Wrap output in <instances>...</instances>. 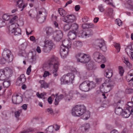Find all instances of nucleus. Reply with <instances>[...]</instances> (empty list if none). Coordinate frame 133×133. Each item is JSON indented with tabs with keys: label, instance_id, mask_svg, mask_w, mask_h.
Instances as JSON below:
<instances>
[{
	"label": "nucleus",
	"instance_id": "obj_1",
	"mask_svg": "<svg viewBox=\"0 0 133 133\" xmlns=\"http://www.w3.org/2000/svg\"><path fill=\"white\" fill-rule=\"evenodd\" d=\"M72 114L74 116H80L84 115L85 118L84 119H87L90 117V113L86 111V107L84 105H77L74 107L72 110Z\"/></svg>",
	"mask_w": 133,
	"mask_h": 133
},
{
	"label": "nucleus",
	"instance_id": "obj_2",
	"mask_svg": "<svg viewBox=\"0 0 133 133\" xmlns=\"http://www.w3.org/2000/svg\"><path fill=\"white\" fill-rule=\"evenodd\" d=\"M48 64L50 66L53 65V67L51 71L54 74V76L56 77L58 75L56 72L58 69L59 65V59L56 57L52 56L48 61Z\"/></svg>",
	"mask_w": 133,
	"mask_h": 133
},
{
	"label": "nucleus",
	"instance_id": "obj_3",
	"mask_svg": "<svg viewBox=\"0 0 133 133\" xmlns=\"http://www.w3.org/2000/svg\"><path fill=\"white\" fill-rule=\"evenodd\" d=\"M74 77V75L72 73L64 75L61 78V83L62 84L72 83Z\"/></svg>",
	"mask_w": 133,
	"mask_h": 133
},
{
	"label": "nucleus",
	"instance_id": "obj_4",
	"mask_svg": "<svg viewBox=\"0 0 133 133\" xmlns=\"http://www.w3.org/2000/svg\"><path fill=\"white\" fill-rule=\"evenodd\" d=\"M76 57L77 62L83 63H88L91 59L90 56L85 54L78 53L76 55Z\"/></svg>",
	"mask_w": 133,
	"mask_h": 133
},
{
	"label": "nucleus",
	"instance_id": "obj_5",
	"mask_svg": "<svg viewBox=\"0 0 133 133\" xmlns=\"http://www.w3.org/2000/svg\"><path fill=\"white\" fill-rule=\"evenodd\" d=\"M114 86V83L111 82L110 83H103L100 87L101 91L102 92L108 93L112 88Z\"/></svg>",
	"mask_w": 133,
	"mask_h": 133
},
{
	"label": "nucleus",
	"instance_id": "obj_6",
	"mask_svg": "<svg viewBox=\"0 0 133 133\" xmlns=\"http://www.w3.org/2000/svg\"><path fill=\"white\" fill-rule=\"evenodd\" d=\"M95 48L97 49H100L104 52L107 50V48L104 41L102 39L96 41L95 42Z\"/></svg>",
	"mask_w": 133,
	"mask_h": 133
},
{
	"label": "nucleus",
	"instance_id": "obj_7",
	"mask_svg": "<svg viewBox=\"0 0 133 133\" xmlns=\"http://www.w3.org/2000/svg\"><path fill=\"white\" fill-rule=\"evenodd\" d=\"M18 24L10 25L8 28L9 32L11 34L14 33L15 35H18L21 34V29L18 28Z\"/></svg>",
	"mask_w": 133,
	"mask_h": 133
},
{
	"label": "nucleus",
	"instance_id": "obj_8",
	"mask_svg": "<svg viewBox=\"0 0 133 133\" xmlns=\"http://www.w3.org/2000/svg\"><path fill=\"white\" fill-rule=\"evenodd\" d=\"M3 57L7 60L8 62H10L12 61L13 56L11 51L7 49H5L2 54Z\"/></svg>",
	"mask_w": 133,
	"mask_h": 133
},
{
	"label": "nucleus",
	"instance_id": "obj_9",
	"mask_svg": "<svg viewBox=\"0 0 133 133\" xmlns=\"http://www.w3.org/2000/svg\"><path fill=\"white\" fill-rule=\"evenodd\" d=\"M53 44L52 41H46L43 47V51L45 53L49 52L52 48Z\"/></svg>",
	"mask_w": 133,
	"mask_h": 133
},
{
	"label": "nucleus",
	"instance_id": "obj_10",
	"mask_svg": "<svg viewBox=\"0 0 133 133\" xmlns=\"http://www.w3.org/2000/svg\"><path fill=\"white\" fill-rule=\"evenodd\" d=\"M36 15V20L38 22V19H39V22L41 23L43 22L44 21H42V19H44L45 20L46 18V13L44 12H42L41 11H39L38 13L37 14H35Z\"/></svg>",
	"mask_w": 133,
	"mask_h": 133
},
{
	"label": "nucleus",
	"instance_id": "obj_11",
	"mask_svg": "<svg viewBox=\"0 0 133 133\" xmlns=\"http://www.w3.org/2000/svg\"><path fill=\"white\" fill-rule=\"evenodd\" d=\"M62 20L65 22L72 23L76 20L75 16L73 15H67L62 18Z\"/></svg>",
	"mask_w": 133,
	"mask_h": 133
},
{
	"label": "nucleus",
	"instance_id": "obj_12",
	"mask_svg": "<svg viewBox=\"0 0 133 133\" xmlns=\"http://www.w3.org/2000/svg\"><path fill=\"white\" fill-rule=\"evenodd\" d=\"M60 54L61 57L63 59L65 58L67 56L69 49L63 46H61L60 48Z\"/></svg>",
	"mask_w": 133,
	"mask_h": 133
},
{
	"label": "nucleus",
	"instance_id": "obj_13",
	"mask_svg": "<svg viewBox=\"0 0 133 133\" xmlns=\"http://www.w3.org/2000/svg\"><path fill=\"white\" fill-rule=\"evenodd\" d=\"M12 100L13 103L15 104H19L22 101V97L18 95L13 96L12 97Z\"/></svg>",
	"mask_w": 133,
	"mask_h": 133
},
{
	"label": "nucleus",
	"instance_id": "obj_14",
	"mask_svg": "<svg viewBox=\"0 0 133 133\" xmlns=\"http://www.w3.org/2000/svg\"><path fill=\"white\" fill-rule=\"evenodd\" d=\"M88 82L85 81L83 82L79 85L80 89L83 91L87 92L89 90V88L88 86Z\"/></svg>",
	"mask_w": 133,
	"mask_h": 133
},
{
	"label": "nucleus",
	"instance_id": "obj_15",
	"mask_svg": "<svg viewBox=\"0 0 133 133\" xmlns=\"http://www.w3.org/2000/svg\"><path fill=\"white\" fill-rule=\"evenodd\" d=\"M26 79V78L25 77L24 75L22 74L18 78L16 82V85H19L21 84H23L25 81Z\"/></svg>",
	"mask_w": 133,
	"mask_h": 133
},
{
	"label": "nucleus",
	"instance_id": "obj_16",
	"mask_svg": "<svg viewBox=\"0 0 133 133\" xmlns=\"http://www.w3.org/2000/svg\"><path fill=\"white\" fill-rule=\"evenodd\" d=\"M123 111L121 115L123 118H128L130 115H131L132 111L127 108L124 110Z\"/></svg>",
	"mask_w": 133,
	"mask_h": 133
},
{
	"label": "nucleus",
	"instance_id": "obj_17",
	"mask_svg": "<svg viewBox=\"0 0 133 133\" xmlns=\"http://www.w3.org/2000/svg\"><path fill=\"white\" fill-rule=\"evenodd\" d=\"M17 5H18V8L21 9V11H22L25 7L26 6L27 4L25 3L22 0H17Z\"/></svg>",
	"mask_w": 133,
	"mask_h": 133
},
{
	"label": "nucleus",
	"instance_id": "obj_18",
	"mask_svg": "<svg viewBox=\"0 0 133 133\" xmlns=\"http://www.w3.org/2000/svg\"><path fill=\"white\" fill-rule=\"evenodd\" d=\"M96 68V67L93 62L91 61L87 65L86 69L88 70H95Z\"/></svg>",
	"mask_w": 133,
	"mask_h": 133
},
{
	"label": "nucleus",
	"instance_id": "obj_19",
	"mask_svg": "<svg viewBox=\"0 0 133 133\" xmlns=\"http://www.w3.org/2000/svg\"><path fill=\"white\" fill-rule=\"evenodd\" d=\"M71 43L67 39H64L63 41L62 42V45L61 46H63L69 49L71 47Z\"/></svg>",
	"mask_w": 133,
	"mask_h": 133
},
{
	"label": "nucleus",
	"instance_id": "obj_20",
	"mask_svg": "<svg viewBox=\"0 0 133 133\" xmlns=\"http://www.w3.org/2000/svg\"><path fill=\"white\" fill-rule=\"evenodd\" d=\"M77 33L75 31H70L68 35V38L71 40L75 39L76 37L77 34Z\"/></svg>",
	"mask_w": 133,
	"mask_h": 133
},
{
	"label": "nucleus",
	"instance_id": "obj_21",
	"mask_svg": "<svg viewBox=\"0 0 133 133\" xmlns=\"http://www.w3.org/2000/svg\"><path fill=\"white\" fill-rule=\"evenodd\" d=\"M102 54L99 52L96 51L94 52L92 55V57L97 62H98Z\"/></svg>",
	"mask_w": 133,
	"mask_h": 133
},
{
	"label": "nucleus",
	"instance_id": "obj_22",
	"mask_svg": "<svg viewBox=\"0 0 133 133\" xmlns=\"http://www.w3.org/2000/svg\"><path fill=\"white\" fill-rule=\"evenodd\" d=\"M58 94H55L56 98L55 99V105H57L59 102L63 98V95L61 94L59 95H58Z\"/></svg>",
	"mask_w": 133,
	"mask_h": 133
},
{
	"label": "nucleus",
	"instance_id": "obj_23",
	"mask_svg": "<svg viewBox=\"0 0 133 133\" xmlns=\"http://www.w3.org/2000/svg\"><path fill=\"white\" fill-rule=\"evenodd\" d=\"M18 19V17L16 16H15L14 17L12 18L9 21V23L8 25L7 26V28L8 29V28L10 25L12 24H17L15 22H16Z\"/></svg>",
	"mask_w": 133,
	"mask_h": 133
},
{
	"label": "nucleus",
	"instance_id": "obj_24",
	"mask_svg": "<svg viewBox=\"0 0 133 133\" xmlns=\"http://www.w3.org/2000/svg\"><path fill=\"white\" fill-rule=\"evenodd\" d=\"M62 36V32L59 31L57 32L56 35L54 38V39L57 41H59L61 39Z\"/></svg>",
	"mask_w": 133,
	"mask_h": 133
},
{
	"label": "nucleus",
	"instance_id": "obj_25",
	"mask_svg": "<svg viewBox=\"0 0 133 133\" xmlns=\"http://www.w3.org/2000/svg\"><path fill=\"white\" fill-rule=\"evenodd\" d=\"M82 46V43L79 41H75L74 42L72 46L74 48H77L81 47Z\"/></svg>",
	"mask_w": 133,
	"mask_h": 133
},
{
	"label": "nucleus",
	"instance_id": "obj_26",
	"mask_svg": "<svg viewBox=\"0 0 133 133\" xmlns=\"http://www.w3.org/2000/svg\"><path fill=\"white\" fill-rule=\"evenodd\" d=\"M45 31L46 34L48 36H50L53 34L54 32L52 28L50 27H46Z\"/></svg>",
	"mask_w": 133,
	"mask_h": 133
},
{
	"label": "nucleus",
	"instance_id": "obj_27",
	"mask_svg": "<svg viewBox=\"0 0 133 133\" xmlns=\"http://www.w3.org/2000/svg\"><path fill=\"white\" fill-rule=\"evenodd\" d=\"M71 28L73 31L78 32V25L76 23H74L71 24Z\"/></svg>",
	"mask_w": 133,
	"mask_h": 133
},
{
	"label": "nucleus",
	"instance_id": "obj_28",
	"mask_svg": "<svg viewBox=\"0 0 133 133\" xmlns=\"http://www.w3.org/2000/svg\"><path fill=\"white\" fill-rule=\"evenodd\" d=\"M125 50L128 55L130 54L131 55V52L133 51V48H132V45H129L125 49Z\"/></svg>",
	"mask_w": 133,
	"mask_h": 133
},
{
	"label": "nucleus",
	"instance_id": "obj_29",
	"mask_svg": "<svg viewBox=\"0 0 133 133\" xmlns=\"http://www.w3.org/2000/svg\"><path fill=\"white\" fill-rule=\"evenodd\" d=\"M39 83L41 84V88L45 89L48 88L49 87V84L43 80H40L39 81Z\"/></svg>",
	"mask_w": 133,
	"mask_h": 133
},
{
	"label": "nucleus",
	"instance_id": "obj_30",
	"mask_svg": "<svg viewBox=\"0 0 133 133\" xmlns=\"http://www.w3.org/2000/svg\"><path fill=\"white\" fill-rule=\"evenodd\" d=\"M123 111L122 109L120 107H116L115 109V112L117 115H121L122 114L121 112Z\"/></svg>",
	"mask_w": 133,
	"mask_h": 133
},
{
	"label": "nucleus",
	"instance_id": "obj_31",
	"mask_svg": "<svg viewBox=\"0 0 133 133\" xmlns=\"http://www.w3.org/2000/svg\"><path fill=\"white\" fill-rule=\"evenodd\" d=\"M58 11L61 16L63 17H65V16L66 14V12L62 8H60L58 9Z\"/></svg>",
	"mask_w": 133,
	"mask_h": 133
},
{
	"label": "nucleus",
	"instance_id": "obj_32",
	"mask_svg": "<svg viewBox=\"0 0 133 133\" xmlns=\"http://www.w3.org/2000/svg\"><path fill=\"white\" fill-rule=\"evenodd\" d=\"M71 24L69 23L65 24L63 27V30L66 31L69 30L71 28Z\"/></svg>",
	"mask_w": 133,
	"mask_h": 133
},
{
	"label": "nucleus",
	"instance_id": "obj_33",
	"mask_svg": "<svg viewBox=\"0 0 133 133\" xmlns=\"http://www.w3.org/2000/svg\"><path fill=\"white\" fill-rule=\"evenodd\" d=\"M106 77L108 78H110L112 75V71L111 70H108L106 72Z\"/></svg>",
	"mask_w": 133,
	"mask_h": 133
},
{
	"label": "nucleus",
	"instance_id": "obj_34",
	"mask_svg": "<svg viewBox=\"0 0 133 133\" xmlns=\"http://www.w3.org/2000/svg\"><path fill=\"white\" fill-rule=\"evenodd\" d=\"M88 82V86L89 88V90L94 88L95 87V84L93 82H89V81H87Z\"/></svg>",
	"mask_w": 133,
	"mask_h": 133
},
{
	"label": "nucleus",
	"instance_id": "obj_35",
	"mask_svg": "<svg viewBox=\"0 0 133 133\" xmlns=\"http://www.w3.org/2000/svg\"><path fill=\"white\" fill-rule=\"evenodd\" d=\"M86 32V35L88 37L92 35L94 32L92 30L90 29H88L85 30Z\"/></svg>",
	"mask_w": 133,
	"mask_h": 133
},
{
	"label": "nucleus",
	"instance_id": "obj_36",
	"mask_svg": "<svg viewBox=\"0 0 133 133\" xmlns=\"http://www.w3.org/2000/svg\"><path fill=\"white\" fill-rule=\"evenodd\" d=\"M6 25V22L2 18H0V28L5 26Z\"/></svg>",
	"mask_w": 133,
	"mask_h": 133
},
{
	"label": "nucleus",
	"instance_id": "obj_37",
	"mask_svg": "<svg viewBox=\"0 0 133 133\" xmlns=\"http://www.w3.org/2000/svg\"><path fill=\"white\" fill-rule=\"evenodd\" d=\"M124 63L126 64L128 67L129 68H132V65L129 62L128 59L124 58Z\"/></svg>",
	"mask_w": 133,
	"mask_h": 133
},
{
	"label": "nucleus",
	"instance_id": "obj_38",
	"mask_svg": "<svg viewBox=\"0 0 133 133\" xmlns=\"http://www.w3.org/2000/svg\"><path fill=\"white\" fill-rule=\"evenodd\" d=\"M36 59V57L35 55H32L31 58L29 59L30 62L32 63H35Z\"/></svg>",
	"mask_w": 133,
	"mask_h": 133
},
{
	"label": "nucleus",
	"instance_id": "obj_39",
	"mask_svg": "<svg viewBox=\"0 0 133 133\" xmlns=\"http://www.w3.org/2000/svg\"><path fill=\"white\" fill-rule=\"evenodd\" d=\"M127 105L128 106L126 108L131 111V109H133V103L132 102H128L127 103Z\"/></svg>",
	"mask_w": 133,
	"mask_h": 133
},
{
	"label": "nucleus",
	"instance_id": "obj_40",
	"mask_svg": "<svg viewBox=\"0 0 133 133\" xmlns=\"http://www.w3.org/2000/svg\"><path fill=\"white\" fill-rule=\"evenodd\" d=\"M3 85L5 88L8 87L10 85V82L9 81H5L3 83Z\"/></svg>",
	"mask_w": 133,
	"mask_h": 133
},
{
	"label": "nucleus",
	"instance_id": "obj_41",
	"mask_svg": "<svg viewBox=\"0 0 133 133\" xmlns=\"http://www.w3.org/2000/svg\"><path fill=\"white\" fill-rule=\"evenodd\" d=\"M90 127L89 124L88 123H86L84 124L83 125L82 127V130L84 129L86 131Z\"/></svg>",
	"mask_w": 133,
	"mask_h": 133
},
{
	"label": "nucleus",
	"instance_id": "obj_42",
	"mask_svg": "<svg viewBox=\"0 0 133 133\" xmlns=\"http://www.w3.org/2000/svg\"><path fill=\"white\" fill-rule=\"evenodd\" d=\"M114 46L117 50V52H119L120 49V44L119 43H115L114 44Z\"/></svg>",
	"mask_w": 133,
	"mask_h": 133
},
{
	"label": "nucleus",
	"instance_id": "obj_43",
	"mask_svg": "<svg viewBox=\"0 0 133 133\" xmlns=\"http://www.w3.org/2000/svg\"><path fill=\"white\" fill-rule=\"evenodd\" d=\"M114 46L117 50V52H119L120 49V44L119 43H115L114 44Z\"/></svg>",
	"mask_w": 133,
	"mask_h": 133
},
{
	"label": "nucleus",
	"instance_id": "obj_44",
	"mask_svg": "<svg viewBox=\"0 0 133 133\" xmlns=\"http://www.w3.org/2000/svg\"><path fill=\"white\" fill-rule=\"evenodd\" d=\"M28 15L31 19H35L36 20V15L33 13H31L30 11L28 12Z\"/></svg>",
	"mask_w": 133,
	"mask_h": 133
},
{
	"label": "nucleus",
	"instance_id": "obj_45",
	"mask_svg": "<svg viewBox=\"0 0 133 133\" xmlns=\"http://www.w3.org/2000/svg\"><path fill=\"white\" fill-rule=\"evenodd\" d=\"M10 17V16L8 14H4L3 15L2 18L6 22V21L8 20L9 19Z\"/></svg>",
	"mask_w": 133,
	"mask_h": 133
},
{
	"label": "nucleus",
	"instance_id": "obj_46",
	"mask_svg": "<svg viewBox=\"0 0 133 133\" xmlns=\"http://www.w3.org/2000/svg\"><path fill=\"white\" fill-rule=\"evenodd\" d=\"M4 71L6 72V74H11L12 73V70L8 68H6Z\"/></svg>",
	"mask_w": 133,
	"mask_h": 133
},
{
	"label": "nucleus",
	"instance_id": "obj_47",
	"mask_svg": "<svg viewBox=\"0 0 133 133\" xmlns=\"http://www.w3.org/2000/svg\"><path fill=\"white\" fill-rule=\"evenodd\" d=\"M100 61L103 63H104L106 62V58L104 56L101 55L100 58V60H99L98 61V62Z\"/></svg>",
	"mask_w": 133,
	"mask_h": 133
},
{
	"label": "nucleus",
	"instance_id": "obj_48",
	"mask_svg": "<svg viewBox=\"0 0 133 133\" xmlns=\"http://www.w3.org/2000/svg\"><path fill=\"white\" fill-rule=\"evenodd\" d=\"M20 112L18 111H16L15 112V117L17 119V120L18 121L19 119V117L20 115Z\"/></svg>",
	"mask_w": 133,
	"mask_h": 133
},
{
	"label": "nucleus",
	"instance_id": "obj_49",
	"mask_svg": "<svg viewBox=\"0 0 133 133\" xmlns=\"http://www.w3.org/2000/svg\"><path fill=\"white\" fill-rule=\"evenodd\" d=\"M6 61H8L7 60L4 58L3 57L2 58H1L0 59V63L2 64H4Z\"/></svg>",
	"mask_w": 133,
	"mask_h": 133
},
{
	"label": "nucleus",
	"instance_id": "obj_50",
	"mask_svg": "<svg viewBox=\"0 0 133 133\" xmlns=\"http://www.w3.org/2000/svg\"><path fill=\"white\" fill-rule=\"evenodd\" d=\"M86 32L85 30H84L81 34V35L83 38L86 37H87L86 35Z\"/></svg>",
	"mask_w": 133,
	"mask_h": 133
},
{
	"label": "nucleus",
	"instance_id": "obj_51",
	"mask_svg": "<svg viewBox=\"0 0 133 133\" xmlns=\"http://www.w3.org/2000/svg\"><path fill=\"white\" fill-rule=\"evenodd\" d=\"M5 78L6 77L4 75L2 74L1 72H0V80H4Z\"/></svg>",
	"mask_w": 133,
	"mask_h": 133
},
{
	"label": "nucleus",
	"instance_id": "obj_52",
	"mask_svg": "<svg viewBox=\"0 0 133 133\" xmlns=\"http://www.w3.org/2000/svg\"><path fill=\"white\" fill-rule=\"evenodd\" d=\"M116 24L119 26L121 25L122 24V22L120 19H116L115 21Z\"/></svg>",
	"mask_w": 133,
	"mask_h": 133
},
{
	"label": "nucleus",
	"instance_id": "obj_53",
	"mask_svg": "<svg viewBox=\"0 0 133 133\" xmlns=\"http://www.w3.org/2000/svg\"><path fill=\"white\" fill-rule=\"evenodd\" d=\"M98 9L99 11L101 12H103L104 10V9L102 4L100 5L99 6H98Z\"/></svg>",
	"mask_w": 133,
	"mask_h": 133
},
{
	"label": "nucleus",
	"instance_id": "obj_54",
	"mask_svg": "<svg viewBox=\"0 0 133 133\" xmlns=\"http://www.w3.org/2000/svg\"><path fill=\"white\" fill-rule=\"evenodd\" d=\"M50 75L49 72L47 71H45L43 75V77H46L47 76H49Z\"/></svg>",
	"mask_w": 133,
	"mask_h": 133
},
{
	"label": "nucleus",
	"instance_id": "obj_55",
	"mask_svg": "<svg viewBox=\"0 0 133 133\" xmlns=\"http://www.w3.org/2000/svg\"><path fill=\"white\" fill-rule=\"evenodd\" d=\"M31 65L29 66L27 70L26 73L28 75H29L30 74V73L31 72Z\"/></svg>",
	"mask_w": 133,
	"mask_h": 133
},
{
	"label": "nucleus",
	"instance_id": "obj_56",
	"mask_svg": "<svg viewBox=\"0 0 133 133\" xmlns=\"http://www.w3.org/2000/svg\"><path fill=\"white\" fill-rule=\"evenodd\" d=\"M129 76H127L126 78V79L128 82H130L131 81L132 82L133 81V77L132 78H129Z\"/></svg>",
	"mask_w": 133,
	"mask_h": 133
},
{
	"label": "nucleus",
	"instance_id": "obj_57",
	"mask_svg": "<svg viewBox=\"0 0 133 133\" xmlns=\"http://www.w3.org/2000/svg\"><path fill=\"white\" fill-rule=\"evenodd\" d=\"M128 76L129 77L133 76V69L131 70L128 72Z\"/></svg>",
	"mask_w": 133,
	"mask_h": 133
},
{
	"label": "nucleus",
	"instance_id": "obj_58",
	"mask_svg": "<svg viewBox=\"0 0 133 133\" xmlns=\"http://www.w3.org/2000/svg\"><path fill=\"white\" fill-rule=\"evenodd\" d=\"M53 127L52 126H49L48 129V130L50 132H53Z\"/></svg>",
	"mask_w": 133,
	"mask_h": 133
},
{
	"label": "nucleus",
	"instance_id": "obj_59",
	"mask_svg": "<svg viewBox=\"0 0 133 133\" xmlns=\"http://www.w3.org/2000/svg\"><path fill=\"white\" fill-rule=\"evenodd\" d=\"M124 73V71L123 70V68L121 67L119 70V73L121 76H122L123 75Z\"/></svg>",
	"mask_w": 133,
	"mask_h": 133
},
{
	"label": "nucleus",
	"instance_id": "obj_60",
	"mask_svg": "<svg viewBox=\"0 0 133 133\" xmlns=\"http://www.w3.org/2000/svg\"><path fill=\"white\" fill-rule=\"evenodd\" d=\"M82 28L83 29L88 28V23H84L82 24Z\"/></svg>",
	"mask_w": 133,
	"mask_h": 133
},
{
	"label": "nucleus",
	"instance_id": "obj_61",
	"mask_svg": "<svg viewBox=\"0 0 133 133\" xmlns=\"http://www.w3.org/2000/svg\"><path fill=\"white\" fill-rule=\"evenodd\" d=\"M113 10L112 9H108V13L109 15H112L113 14Z\"/></svg>",
	"mask_w": 133,
	"mask_h": 133
},
{
	"label": "nucleus",
	"instance_id": "obj_62",
	"mask_svg": "<svg viewBox=\"0 0 133 133\" xmlns=\"http://www.w3.org/2000/svg\"><path fill=\"white\" fill-rule=\"evenodd\" d=\"M122 102H123L121 100H119L117 103L116 107H119L121 105V103Z\"/></svg>",
	"mask_w": 133,
	"mask_h": 133
},
{
	"label": "nucleus",
	"instance_id": "obj_63",
	"mask_svg": "<svg viewBox=\"0 0 133 133\" xmlns=\"http://www.w3.org/2000/svg\"><path fill=\"white\" fill-rule=\"evenodd\" d=\"M27 105H28L27 104H24L22 106V109L24 110H26L27 108Z\"/></svg>",
	"mask_w": 133,
	"mask_h": 133
},
{
	"label": "nucleus",
	"instance_id": "obj_64",
	"mask_svg": "<svg viewBox=\"0 0 133 133\" xmlns=\"http://www.w3.org/2000/svg\"><path fill=\"white\" fill-rule=\"evenodd\" d=\"M47 110L48 112L51 114H53V111L52 109L51 108H49L47 109Z\"/></svg>",
	"mask_w": 133,
	"mask_h": 133
}]
</instances>
